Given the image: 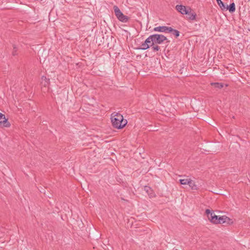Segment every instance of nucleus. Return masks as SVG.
Listing matches in <instances>:
<instances>
[{
  "instance_id": "obj_1",
  "label": "nucleus",
  "mask_w": 250,
  "mask_h": 250,
  "mask_svg": "<svg viewBox=\"0 0 250 250\" xmlns=\"http://www.w3.org/2000/svg\"><path fill=\"white\" fill-rule=\"evenodd\" d=\"M112 125L117 129L123 128L127 124V121L124 120L122 114L114 112L111 115Z\"/></svg>"
},
{
  "instance_id": "obj_2",
  "label": "nucleus",
  "mask_w": 250,
  "mask_h": 250,
  "mask_svg": "<svg viewBox=\"0 0 250 250\" xmlns=\"http://www.w3.org/2000/svg\"><path fill=\"white\" fill-rule=\"evenodd\" d=\"M208 219L213 224H221L226 221L227 217L226 216H219L215 215L213 211H211L209 209H207L205 211Z\"/></svg>"
},
{
  "instance_id": "obj_3",
  "label": "nucleus",
  "mask_w": 250,
  "mask_h": 250,
  "mask_svg": "<svg viewBox=\"0 0 250 250\" xmlns=\"http://www.w3.org/2000/svg\"><path fill=\"white\" fill-rule=\"evenodd\" d=\"M113 9L116 17L120 21L123 22H126L128 21V17L124 15L118 6H114Z\"/></svg>"
},
{
  "instance_id": "obj_4",
  "label": "nucleus",
  "mask_w": 250,
  "mask_h": 250,
  "mask_svg": "<svg viewBox=\"0 0 250 250\" xmlns=\"http://www.w3.org/2000/svg\"><path fill=\"white\" fill-rule=\"evenodd\" d=\"M153 39V42L155 44H161L165 41H167V39L163 35L161 34H153L151 35Z\"/></svg>"
},
{
  "instance_id": "obj_5",
  "label": "nucleus",
  "mask_w": 250,
  "mask_h": 250,
  "mask_svg": "<svg viewBox=\"0 0 250 250\" xmlns=\"http://www.w3.org/2000/svg\"><path fill=\"white\" fill-rule=\"evenodd\" d=\"M153 45H154V43L153 42L151 35H150L146 40L144 43H142L140 48L143 50H146Z\"/></svg>"
},
{
  "instance_id": "obj_6",
  "label": "nucleus",
  "mask_w": 250,
  "mask_h": 250,
  "mask_svg": "<svg viewBox=\"0 0 250 250\" xmlns=\"http://www.w3.org/2000/svg\"><path fill=\"white\" fill-rule=\"evenodd\" d=\"M50 84V79L47 78L45 76H42L41 77V89L42 91L47 90Z\"/></svg>"
},
{
  "instance_id": "obj_7",
  "label": "nucleus",
  "mask_w": 250,
  "mask_h": 250,
  "mask_svg": "<svg viewBox=\"0 0 250 250\" xmlns=\"http://www.w3.org/2000/svg\"><path fill=\"white\" fill-rule=\"evenodd\" d=\"M153 31L155 32L169 33V31H171V27L166 26H159L153 28Z\"/></svg>"
},
{
  "instance_id": "obj_8",
  "label": "nucleus",
  "mask_w": 250,
  "mask_h": 250,
  "mask_svg": "<svg viewBox=\"0 0 250 250\" xmlns=\"http://www.w3.org/2000/svg\"><path fill=\"white\" fill-rule=\"evenodd\" d=\"M175 8L179 12L183 15L188 14V10H191L190 8L187 9L185 6L183 5H177Z\"/></svg>"
},
{
  "instance_id": "obj_9",
  "label": "nucleus",
  "mask_w": 250,
  "mask_h": 250,
  "mask_svg": "<svg viewBox=\"0 0 250 250\" xmlns=\"http://www.w3.org/2000/svg\"><path fill=\"white\" fill-rule=\"evenodd\" d=\"M7 120L5 118V115L0 113V124L4 126H8L9 124H7Z\"/></svg>"
},
{
  "instance_id": "obj_10",
  "label": "nucleus",
  "mask_w": 250,
  "mask_h": 250,
  "mask_svg": "<svg viewBox=\"0 0 250 250\" xmlns=\"http://www.w3.org/2000/svg\"><path fill=\"white\" fill-rule=\"evenodd\" d=\"M225 10H229L230 13H233L235 11V6L234 3H231L229 6H226Z\"/></svg>"
},
{
  "instance_id": "obj_11",
  "label": "nucleus",
  "mask_w": 250,
  "mask_h": 250,
  "mask_svg": "<svg viewBox=\"0 0 250 250\" xmlns=\"http://www.w3.org/2000/svg\"><path fill=\"white\" fill-rule=\"evenodd\" d=\"M186 15H188V18L190 20L193 21L196 19V14L195 13H190L188 11V14Z\"/></svg>"
},
{
  "instance_id": "obj_12",
  "label": "nucleus",
  "mask_w": 250,
  "mask_h": 250,
  "mask_svg": "<svg viewBox=\"0 0 250 250\" xmlns=\"http://www.w3.org/2000/svg\"><path fill=\"white\" fill-rule=\"evenodd\" d=\"M210 84L212 86H214L215 88L219 89L222 88L224 86L223 83H211Z\"/></svg>"
},
{
  "instance_id": "obj_13",
  "label": "nucleus",
  "mask_w": 250,
  "mask_h": 250,
  "mask_svg": "<svg viewBox=\"0 0 250 250\" xmlns=\"http://www.w3.org/2000/svg\"><path fill=\"white\" fill-rule=\"evenodd\" d=\"M188 185L192 189H197V187L195 184V182L190 179Z\"/></svg>"
},
{
  "instance_id": "obj_14",
  "label": "nucleus",
  "mask_w": 250,
  "mask_h": 250,
  "mask_svg": "<svg viewBox=\"0 0 250 250\" xmlns=\"http://www.w3.org/2000/svg\"><path fill=\"white\" fill-rule=\"evenodd\" d=\"M216 1H217V4L219 5V6H220V8L222 10H224L225 9H226V5L221 0H216Z\"/></svg>"
},
{
  "instance_id": "obj_15",
  "label": "nucleus",
  "mask_w": 250,
  "mask_h": 250,
  "mask_svg": "<svg viewBox=\"0 0 250 250\" xmlns=\"http://www.w3.org/2000/svg\"><path fill=\"white\" fill-rule=\"evenodd\" d=\"M145 190L146 191V192H147L148 195L151 197L153 196V193L152 192V191L151 189L148 187H145Z\"/></svg>"
},
{
  "instance_id": "obj_16",
  "label": "nucleus",
  "mask_w": 250,
  "mask_h": 250,
  "mask_svg": "<svg viewBox=\"0 0 250 250\" xmlns=\"http://www.w3.org/2000/svg\"><path fill=\"white\" fill-rule=\"evenodd\" d=\"M190 180V179H180L179 182L181 185H188L189 183V181Z\"/></svg>"
},
{
  "instance_id": "obj_17",
  "label": "nucleus",
  "mask_w": 250,
  "mask_h": 250,
  "mask_svg": "<svg viewBox=\"0 0 250 250\" xmlns=\"http://www.w3.org/2000/svg\"><path fill=\"white\" fill-rule=\"evenodd\" d=\"M171 31H169V33L171 32L173 35H174L176 37H178L179 36V31L177 30L174 29L172 27H171Z\"/></svg>"
},
{
  "instance_id": "obj_18",
  "label": "nucleus",
  "mask_w": 250,
  "mask_h": 250,
  "mask_svg": "<svg viewBox=\"0 0 250 250\" xmlns=\"http://www.w3.org/2000/svg\"><path fill=\"white\" fill-rule=\"evenodd\" d=\"M160 47L157 45H153L152 46V47L151 48V49L154 52L158 51L160 50Z\"/></svg>"
},
{
  "instance_id": "obj_19",
  "label": "nucleus",
  "mask_w": 250,
  "mask_h": 250,
  "mask_svg": "<svg viewBox=\"0 0 250 250\" xmlns=\"http://www.w3.org/2000/svg\"><path fill=\"white\" fill-rule=\"evenodd\" d=\"M16 52H17V48L16 47V46H14V48H13V52H12V54L13 55H16Z\"/></svg>"
}]
</instances>
